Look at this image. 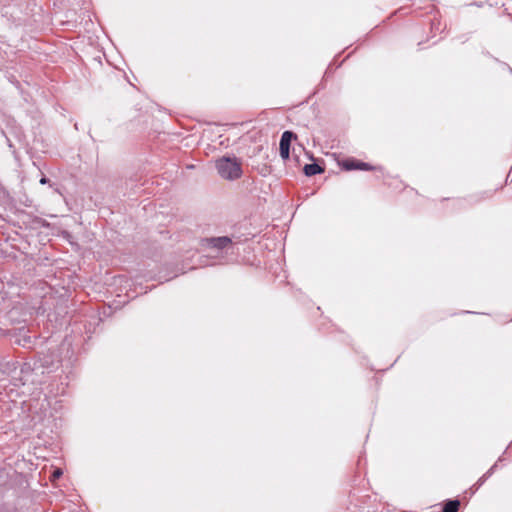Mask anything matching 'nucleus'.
Returning a JSON list of instances; mask_svg holds the SVG:
<instances>
[{
	"mask_svg": "<svg viewBox=\"0 0 512 512\" xmlns=\"http://www.w3.org/2000/svg\"><path fill=\"white\" fill-rule=\"evenodd\" d=\"M216 246L224 247L228 244L229 240L227 238H219L213 241Z\"/></svg>",
	"mask_w": 512,
	"mask_h": 512,
	"instance_id": "423d86ee",
	"label": "nucleus"
},
{
	"mask_svg": "<svg viewBox=\"0 0 512 512\" xmlns=\"http://www.w3.org/2000/svg\"><path fill=\"white\" fill-rule=\"evenodd\" d=\"M340 166L344 170H353V169H359V170H370L372 167L364 162L354 160V159H348L340 162Z\"/></svg>",
	"mask_w": 512,
	"mask_h": 512,
	"instance_id": "7ed1b4c3",
	"label": "nucleus"
},
{
	"mask_svg": "<svg viewBox=\"0 0 512 512\" xmlns=\"http://www.w3.org/2000/svg\"><path fill=\"white\" fill-rule=\"evenodd\" d=\"M218 173L225 179H237L242 174L241 164L236 158L223 157L216 162Z\"/></svg>",
	"mask_w": 512,
	"mask_h": 512,
	"instance_id": "f257e3e1",
	"label": "nucleus"
},
{
	"mask_svg": "<svg viewBox=\"0 0 512 512\" xmlns=\"http://www.w3.org/2000/svg\"><path fill=\"white\" fill-rule=\"evenodd\" d=\"M292 138H293V133L290 131H285L282 134V137L280 140V155L284 160L289 158V149H290V143H291Z\"/></svg>",
	"mask_w": 512,
	"mask_h": 512,
	"instance_id": "f03ea898",
	"label": "nucleus"
},
{
	"mask_svg": "<svg viewBox=\"0 0 512 512\" xmlns=\"http://www.w3.org/2000/svg\"><path fill=\"white\" fill-rule=\"evenodd\" d=\"M62 475V471L60 469H56L54 472H53V477L56 479V478H59L60 476Z\"/></svg>",
	"mask_w": 512,
	"mask_h": 512,
	"instance_id": "0eeeda50",
	"label": "nucleus"
},
{
	"mask_svg": "<svg viewBox=\"0 0 512 512\" xmlns=\"http://www.w3.org/2000/svg\"><path fill=\"white\" fill-rule=\"evenodd\" d=\"M321 172H322V169L317 164H307V165L304 166V173L307 176H312V175H315V174H318V173H321Z\"/></svg>",
	"mask_w": 512,
	"mask_h": 512,
	"instance_id": "20e7f679",
	"label": "nucleus"
},
{
	"mask_svg": "<svg viewBox=\"0 0 512 512\" xmlns=\"http://www.w3.org/2000/svg\"><path fill=\"white\" fill-rule=\"evenodd\" d=\"M459 508L458 501H450L445 504L443 512H457Z\"/></svg>",
	"mask_w": 512,
	"mask_h": 512,
	"instance_id": "39448f33",
	"label": "nucleus"
}]
</instances>
